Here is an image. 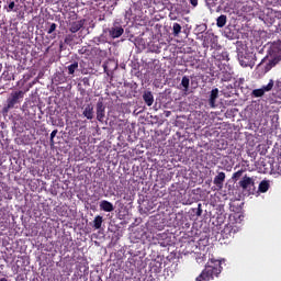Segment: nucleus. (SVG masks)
<instances>
[{"instance_id": "1", "label": "nucleus", "mask_w": 281, "mask_h": 281, "mask_svg": "<svg viewBox=\"0 0 281 281\" xmlns=\"http://www.w3.org/2000/svg\"><path fill=\"white\" fill-rule=\"evenodd\" d=\"M223 261L218 259H210L205 265L204 271L195 279V281H210L218 278L223 273Z\"/></svg>"}, {"instance_id": "2", "label": "nucleus", "mask_w": 281, "mask_h": 281, "mask_svg": "<svg viewBox=\"0 0 281 281\" xmlns=\"http://www.w3.org/2000/svg\"><path fill=\"white\" fill-rule=\"evenodd\" d=\"M25 93H27V90L12 91L9 98L7 99V105L3 108V112L8 113L10 109H18V104H21V102H23Z\"/></svg>"}, {"instance_id": "3", "label": "nucleus", "mask_w": 281, "mask_h": 281, "mask_svg": "<svg viewBox=\"0 0 281 281\" xmlns=\"http://www.w3.org/2000/svg\"><path fill=\"white\" fill-rule=\"evenodd\" d=\"M239 229L240 228L236 226L234 223H228L225 225L224 229L222 231V234L226 238H232L234 237L235 234H238Z\"/></svg>"}, {"instance_id": "4", "label": "nucleus", "mask_w": 281, "mask_h": 281, "mask_svg": "<svg viewBox=\"0 0 281 281\" xmlns=\"http://www.w3.org/2000/svg\"><path fill=\"white\" fill-rule=\"evenodd\" d=\"M274 81L270 79L267 86H263L261 89L252 90L254 98H262L266 91H271L273 89Z\"/></svg>"}, {"instance_id": "5", "label": "nucleus", "mask_w": 281, "mask_h": 281, "mask_svg": "<svg viewBox=\"0 0 281 281\" xmlns=\"http://www.w3.org/2000/svg\"><path fill=\"white\" fill-rule=\"evenodd\" d=\"M256 186V182L254 178H250L248 176H244L243 179L239 181V187H241L243 190H248V188H254Z\"/></svg>"}, {"instance_id": "6", "label": "nucleus", "mask_w": 281, "mask_h": 281, "mask_svg": "<svg viewBox=\"0 0 281 281\" xmlns=\"http://www.w3.org/2000/svg\"><path fill=\"white\" fill-rule=\"evenodd\" d=\"M106 108L102 101L97 103V120L98 122H104Z\"/></svg>"}, {"instance_id": "7", "label": "nucleus", "mask_w": 281, "mask_h": 281, "mask_svg": "<svg viewBox=\"0 0 281 281\" xmlns=\"http://www.w3.org/2000/svg\"><path fill=\"white\" fill-rule=\"evenodd\" d=\"M108 32L111 38H120V36L124 34V29L121 25H117V26H112L108 29Z\"/></svg>"}, {"instance_id": "8", "label": "nucleus", "mask_w": 281, "mask_h": 281, "mask_svg": "<svg viewBox=\"0 0 281 281\" xmlns=\"http://www.w3.org/2000/svg\"><path fill=\"white\" fill-rule=\"evenodd\" d=\"M225 172L221 171L217 172V175L215 176L213 183L214 186H216V188H218V190H223V183H225Z\"/></svg>"}, {"instance_id": "9", "label": "nucleus", "mask_w": 281, "mask_h": 281, "mask_svg": "<svg viewBox=\"0 0 281 281\" xmlns=\"http://www.w3.org/2000/svg\"><path fill=\"white\" fill-rule=\"evenodd\" d=\"M218 99V88H214L211 91L210 98H209V106L211 109H216V100Z\"/></svg>"}, {"instance_id": "10", "label": "nucleus", "mask_w": 281, "mask_h": 281, "mask_svg": "<svg viewBox=\"0 0 281 281\" xmlns=\"http://www.w3.org/2000/svg\"><path fill=\"white\" fill-rule=\"evenodd\" d=\"M85 19L72 22L70 24V29L69 31L71 32V34H76V32H80V30H82V27H85Z\"/></svg>"}, {"instance_id": "11", "label": "nucleus", "mask_w": 281, "mask_h": 281, "mask_svg": "<svg viewBox=\"0 0 281 281\" xmlns=\"http://www.w3.org/2000/svg\"><path fill=\"white\" fill-rule=\"evenodd\" d=\"M83 117H87V120H93V104L89 103L85 106L82 112Z\"/></svg>"}, {"instance_id": "12", "label": "nucleus", "mask_w": 281, "mask_h": 281, "mask_svg": "<svg viewBox=\"0 0 281 281\" xmlns=\"http://www.w3.org/2000/svg\"><path fill=\"white\" fill-rule=\"evenodd\" d=\"M162 265L164 263L158 260L151 261L149 263L150 271H153L154 273H161Z\"/></svg>"}, {"instance_id": "13", "label": "nucleus", "mask_w": 281, "mask_h": 281, "mask_svg": "<svg viewBox=\"0 0 281 281\" xmlns=\"http://www.w3.org/2000/svg\"><path fill=\"white\" fill-rule=\"evenodd\" d=\"M100 210H102L103 212H113V210H115V207H113V203H111L106 200H102L100 202Z\"/></svg>"}, {"instance_id": "14", "label": "nucleus", "mask_w": 281, "mask_h": 281, "mask_svg": "<svg viewBox=\"0 0 281 281\" xmlns=\"http://www.w3.org/2000/svg\"><path fill=\"white\" fill-rule=\"evenodd\" d=\"M143 100L147 106H153V103L155 102V97L153 95V92L147 91L143 94Z\"/></svg>"}, {"instance_id": "15", "label": "nucleus", "mask_w": 281, "mask_h": 281, "mask_svg": "<svg viewBox=\"0 0 281 281\" xmlns=\"http://www.w3.org/2000/svg\"><path fill=\"white\" fill-rule=\"evenodd\" d=\"M7 5L4 7L7 12H18L19 11V5H16V2L14 0H7Z\"/></svg>"}, {"instance_id": "16", "label": "nucleus", "mask_w": 281, "mask_h": 281, "mask_svg": "<svg viewBox=\"0 0 281 281\" xmlns=\"http://www.w3.org/2000/svg\"><path fill=\"white\" fill-rule=\"evenodd\" d=\"M227 24V15L222 14L217 18L216 25L217 27H225Z\"/></svg>"}, {"instance_id": "17", "label": "nucleus", "mask_w": 281, "mask_h": 281, "mask_svg": "<svg viewBox=\"0 0 281 281\" xmlns=\"http://www.w3.org/2000/svg\"><path fill=\"white\" fill-rule=\"evenodd\" d=\"M270 188L269 180H262L259 183V192L265 193L268 192Z\"/></svg>"}, {"instance_id": "18", "label": "nucleus", "mask_w": 281, "mask_h": 281, "mask_svg": "<svg viewBox=\"0 0 281 281\" xmlns=\"http://www.w3.org/2000/svg\"><path fill=\"white\" fill-rule=\"evenodd\" d=\"M104 222V220L102 218L101 215H97L93 220V227L94 229H100L102 227V223Z\"/></svg>"}, {"instance_id": "19", "label": "nucleus", "mask_w": 281, "mask_h": 281, "mask_svg": "<svg viewBox=\"0 0 281 281\" xmlns=\"http://www.w3.org/2000/svg\"><path fill=\"white\" fill-rule=\"evenodd\" d=\"M276 65H278V59H271L269 60L266 66H265V72L267 74L268 71H271V69H273V67H276Z\"/></svg>"}, {"instance_id": "20", "label": "nucleus", "mask_w": 281, "mask_h": 281, "mask_svg": "<svg viewBox=\"0 0 281 281\" xmlns=\"http://www.w3.org/2000/svg\"><path fill=\"white\" fill-rule=\"evenodd\" d=\"M181 87L183 88V91H188L190 89V78L188 76L182 77Z\"/></svg>"}, {"instance_id": "21", "label": "nucleus", "mask_w": 281, "mask_h": 281, "mask_svg": "<svg viewBox=\"0 0 281 281\" xmlns=\"http://www.w3.org/2000/svg\"><path fill=\"white\" fill-rule=\"evenodd\" d=\"M68 74L69 76H74V74H76V70L78 69V61H74L72 64H70L68 67Z\"/></svg>"}, {"instance_id": "22", "label": "nucleus", "mask_w": 281, "mask_h": 281, "mask_svg": "<svg viewBox=\"0 0 281 281\" xmlns=\"http://www.w3.org/2000/svg\"><path fill=\"white\" fill-rule=\"evenodd\" d=\"M172 34H173V36H179V34H181V24L173 23Z\"/></svg>"}, {"instance_id": "23", "label": "nucleus", "mask_w": 281, "mask_h": 281, "mask_svg": "<svg viewBox=\"0 0 281 281\" xmlns=\"http://www.w3.org/2000/svg\"><path fill=\"white\" fill-rule=\"evenodd\" d=\"M217 60H229V53L222 52L220 55H217Z\"/></svg>"}, {"instance_id": "24", "label": "nucleus", "mask_w": 281, "mask_h": 281, "mask_svg": "<svg viewBox=\"0 0 281 281\" xmlns=\"http://www.w3.org/2000/svg\"><path fill=\"white\" fill-rule=\"evenodd\" d=\"M243 172H244V170L240 169L237 172L233 173L232 180L233 181H238L243 177Z\"/></svg>"}, {"instance_id": "25", "label": "nucleus", "mask_w": 281, "mask_h": 281, "mask_svg": "<svg viewBox=\"0 0 281 281\" xmlns=\"http://www.w3.org/2000/svg\"><path fill=\"white\" fill-rule=\"evenodd\" d=\"M239 65H241V67H250L251 64H249V60H247V57H241L239 59Z\"/></svg>"}, {"instance_id": "26", "label": "nucleus", "mask_w": 281, "mask_h": 281, "mask_svg": "<svg viewBox=\"0 0 281 281\" xmlns=\"http://www.w3.org/2000/svg\"><path fill=\"white\" fill-rule=\"evenodd\" d=\"M273 170L276 175H279L281 177V160H279L278 164L273 167Z\"/></svg>"}, {"instance_id": "27", "label": "nucleus", "mask_w": 281, "mask_h": 281, "mask_svg": "<svg viewBox=\"0 0 281 281\" xmlns=\"http://www.w3.org/2000/svg\"><path fill=\"white\" fill-rule=\"evenodd\" d=\"M56 27H58V24L52 23V24L49 25V29H48V31H47V34H54V32H56Z\"/></svg>"}, {"instance_id": "28", "label": "nucleus", "mask_w": 281, "mask_h": 281, "mask_svg": "<svg viewBox=\"0 0 281 281\" xmlns=\"http://www.w3.org/2000/svg\"><path fill=\"white\" fill-rule=\"evenodd\" d=\"M56 135H58V130H54L50 133V144H54V137H56Z\"/></svg>"}, {"instance_id": "29", "label": "nucleus", "mask_w": 281, "mask_h": 281, "mask_svg": "<svg viewBox=\"0 0 281 281\" xmlns=\"http://www.w3.org/2000/svg\"><path fill=\"white\" fill-rule=\"evenodd\" d=\"M195 214H196L198 216H201V215L203 214V209H202L201 203H200V204H198V209H196Z\"/></svg>"}, {"instance_id": "30", "label": "nucleus", "mask_w": 281, "mask_h": 281, "mask_svg": "<svg viewBox=\"0 0 281 281\" xmlns=\"http://www.w3.org/2000/svg\"><path fill=\"white\" fill-rule=\"evenodd\" d=\"M97 43L98 45H100V43H106V40H104V35H100L99 37H97Z\"/></svg>"}, {"instance_id": "31", "label": "nucleus", "mask_w": 281, "mask_h": 281, "mask_svg": "<svg viewBox=\"0 0 281 281\" xmlns=\"http://www.w3.org/2000/svg\"><path fill=\"white\" fill-rule=\"evenodd\" d=\"M189 3H191L193 8H196V5H199V0H189Z\"/></svg>"}, {"instance_id": "32", "label": "nucleus", "mask_w": 281, "mask_h": 281, "mask_svg": "<svg viewBox=\"0 0 281 281\" xmlns=\"http://www.w3.org/2000/svg\"><path fill=\"white\" fill-rule=\"evenodd\" d=\"M169 19H170L171 21H177V15H175V13H170V14H169Z\"/></svg>"}, {"instance_id": "33", "label": "nucleus", "mask_w": 281, "mask_h": 281, "mask_svg": "<svg viewBox=\"0 0 281 281\" xmlns=\"http://www.w3.org/2000/svg\"><path fill=\"white\" fill-rule=\"evenodd\" d=\"M158 63H159V60H157V59L153 60V65H158Z\"/></svg>"}, {"instance_id": "34", "label": "nucleus", "mask_w": 281, "mask_h": 281, "mask_svg": "<svg viewBox=\"0 0 281 281\" xmlns=\"http://www.w3.org/2000/svg\"><path fill=\"white\" fill-rule=\"evenodd\" d=\"M69 41H71V38H69V37L65 38V43H69Z\"/></svg>"}, {"instance_id": "35", "label": "nucleus", "mask_w": 281, "mask_h": 281, "mask_svg": "<svg viewBox=\"0 0 281 281\" xmlns=\"http://www.w3.org/2000/svg\"><path fill=\"white\" fill-rule=\"evenodd\" d=\"M262 65H265V59L259 64V67H262Z\"/></svg>"}, {"instance_id": "36", "label": "nucleus", "mask_w": 281, "mask_h": 281, "mask_svg": "<svg viewBox=\"0 0 281 281\" xmlns=\"http://www.w3.org/2000/svg\"><path fill=\"white\" fill-rule=\"evenodd\" d=\"M169 115H170V111H167L166 117H169Z\"/></svg>"}, {"instance_id": "37", "label": "nucleus", "mask_w": 281, "mask_h": 281, "mask_svg": "<svg viewBox=\"0 0 281 281\" xmlns=\"http://www.w3.org/2000/svg\"><path fill=\"white\" fill-rule=\"evenodd\" d=\"M0 281H8L5 278H1Z\"/></svg>"}, {"instance_id": "38", "label": "nucleus", "mask_w": 281, "mask_h": 281, "mask_svg": "<svg viewBox=\"0 0 281 281\" xmlns=\"http://www.w3.org/2000/svg\"><path fill=\"white\" fill-rule=\"evenodd\" d=\"M53 38H56V34H54Z\"/></svg>"}, {"instance_id": "39", "label": "nucleus", "mask_w": 281, "mask_h": 281, "mask_svg": "<svg viewBox=\"0 0 281 281\" xmlns=\"http://www.w3.org/2000/svg\"><path fill=\"white\" fill-rule=\"evenodd\" d=\"M240 216H243V215H239L238 218H240Z\"/></svg>"}]
</instances>
